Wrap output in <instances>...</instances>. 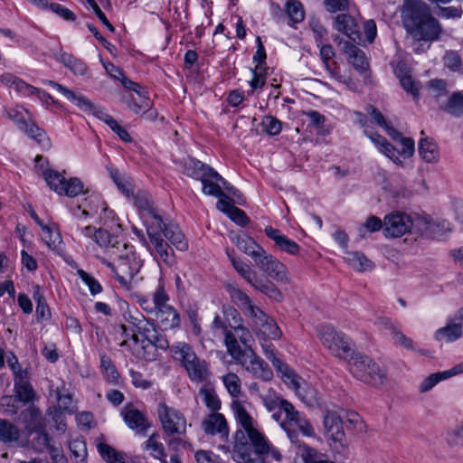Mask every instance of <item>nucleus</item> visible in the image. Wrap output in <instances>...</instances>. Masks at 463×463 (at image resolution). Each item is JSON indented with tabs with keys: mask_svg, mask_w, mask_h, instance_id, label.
<instances>
[{
	"mask_svg": "<svg viewBox=\"0 0 463 463\" xmlns=\"http://www.w3.org/2000/svg\"><path fill=\"white\" fill-rule=\"evenodd\" d=\"M401 17L406 32L418 41H436L442 32L441 24L431 14L430 7L421 0H404Z\"/></svg>",
	"mask_w": 463,
	"mask_h": 463,
	"instance_id": "f257e3e1",
	"label": "nucleus"
},
{
	"mask_svg": "<svg viewBox=\"0 0 463 463\" xmlns=\"http://www.w3.org/2000/svg\"><path fill=\"white\" fill-rule=\"evenodd\" d=\"M170 297L165 289L162 278L152 293V298L147 296L137 295V302L141 309L148 316L155 317L157 324L164 330L178 328L181 326V317L177 309L168 302Z\"/></svg>",
	"mask_w": 463,
	"mask_h": 463,
	"instance_id": "f03ea898",
	"label": "nucleus"
},
{
	"mask_svg": "<svg viewBox=\"0 0 463 463\" xmlns=\"http://www.w3.org/2000/svg\"><path fill=\"white\" fill-rule=\"evenodd\" d=\"M223 317L215 316L213 319V327L222 329L224 334V343L227 351L231 350L230 345H242L249 347V344L252 338L250 332L242 325V318L233 307L223 306Z\"/></svg>",
	"mask_w": 463,
	"mask_h": 463,
	"instance_id": "7ed1b4c3",
	"label": "nucleus"
},
{
	"mask_svg": "<svg viewBox=\"0 0 463 463\" xmlns=\"http://www.w3.org/2000/svg\"><path fill=\"white\" fill-rule=\"evenodd\" d=\"M171 352L174 358L181 362L192 382H210L212 373L208 363L199 358L190 345L184 342H177L171 346Z\"/></svg>",
	"mask_w": 463,
	"mask_h": 463,
	"instance_id": "20e7f679",
	"label": "nucleus"
},
{
	"mask_svg": "<svg viewBox=\"0 0 463 463\" xmlns=\"http://www.w3.org/2000/svg\"><path fill=\"white\" fill-rule=\"evenodd\" d=\"M347 361L350 373L359 381L373 386L386 382L385 370L369 356L354 352Z\"/></svg>",
	"mask_w": 463,
	"mask_h": 463,
	"instance_id": "39448f33",
	"label": "nucleus"
},
{
	"mask_svg": "<svg viewBox=\"0 0 463 463\" xmlns=\"http://www.w3.org/2000/svg\"><path fill=\"white\" fill-rule=\"evenodd\" d=\"M318 337L325 348L338 358L348 360L354 354V345L345 334L329 325H320L317 328Z\"/></svg>",
	"mask_w": 463,
	"mask_h": 463,
	"instance_id": "423d86ee",
	"label": "nucleus"
},
{
	"mask_svg": "<svg viewBox=\"0 0 463 463\" xmlns=\"http://www.w3.org/2000/svg\"><path fill=\"white\" fill-rule=\"evenodd\" d=\"M126 250V254H121L120 250L112 249V257L117 260L112 269L115 272L118 281L127 287L128 283L137 276L143 266L142 260L135 253L133 246L122 244Z\"/></svg>",
	"mask_w": 463,
	"mask_h": 463,
	"instance_id": "0eeeda50",
	"label": "nucleus"
},
{
	"mask_svg": "<svg viewBox=\"0 0 463 463\" xmlns=\"http://www.w3.org/2000/svg\"><path fill=\"white\" fill-rule=\"evenodd\" d=\"M230 346L231 350L227 353L247 372L264 382H269L273 378V373L269 364L252 349L249 347L248 350H243L241 345H230Z\"/></svg>",
	"mask_w": 463,
	"mask_h": 463,
	"instance_id": "6e6552de",
	"label": "nucleus"
},
{
	"mask_svg": "<svg viewBox=\"0 0 463 463\" xmlns=\"http://www.w3.org/2000/svg\"><path fill=\"white\" fill-rule=\"evenodd\" d=\"M284 420L281 421V428L287 433L291 443H298V433L306 437H314L315 430L309 420L297 411L291 403H285Z\"/></svg>",
	"mask_w": 463,
	"mask_h": 463,
	"instance_id": "1a4fd4ad",
	"label": "nucleus"
},
{
	"mask_svg": "<svg viewBox=\"0 0 463 463\" xmlns=\"http://www.w3.org/2000/svg\"><path fill=\"white\" fill-rule=\"evenodd\" d=\"M127 321L131 324L143 337V341H153L161 350L169 348V342L153 319L146 318L143 314L136 311L129 312L126 317Z\"/></svg>",
	"mask_w": 463,
	"mask_h": 463,
	"instance_id": "9d476101",
	"label": "nucleus"
},
{
	"mask_svg": "<svg viewBox=\"0 0 463 463\" xmlns=\"http://www.w3.org/2000/svg\"><path fill=\"white\" fill-rule=\"evenodd\" d=\"M156 412L166 436H184L186 433V419L180 411L162 402L158 403Z\"/></svg>",
	"mask_w": 463,
	"mask_h": 463,
	"instance_id": "9b49d317",
	"label": "nucleus"
},
{
	"mask_svg": "<svg viewBox=\"0 0 463 463\" xmlns=\"http://www.w3.org/2000/svg\"><path fill=\"white\" fill-rule=\"evenodd\" d=\"M43 83L52 87L68 100L74 103L83 112L92 114L99 119L104 121L107 125H109L110 120L113 119V117L108 114L103 108L93 104L85 96L76 93L53 80H43Z\"/></svg>",
	"mask_w": 463,
	"mask_h": 463,
	"instance_id": "f8f14e48",
	"label": "nucleus"
},
{
	"mask_svg": "<svg viewBox=\"0 0 463 463\" xmlns=\"http://www.w3.org/2000/svg\"><path fill=\"white\" fill-rule=\"evenodd\" d=\"M43 177L48 186L59 195L76 197L84 192L83 184L79 178L67 180L61 173L52 169L44 170Z\"/></svg>",
	"mask_w": 463,
	"mask_h": 463,
	"instance_id": "ddd939ff",
	"label": "nucleus"
},
{
	"mask_svg": "<svg viewBox=\"0 0 463 463\" xmlns=\"http://www.w3.org/2000/svg\"><path fill=\"white\" fill-rule=\"evenodd\" d=\"M43 177L48 186L59 195L76 197L84 192L83 184L79 178L67 180L61 173L52 169L44 170Z\"/></svg>",
	"mask_w": 463,
	"mask_h": 463,
	"instance_id": "4468645a",
	"label": "nucleus"
},
{
	"mask_svg": "<svg viewBox=\"0 0 463 463\" xmlns=\"http://www.w3.org/2000/svg\"><path fill=\"white\" fill-rule=\"evenodd\" d=\"M110 176L119 190L122 191L127 197L132 194L134 205L138 209L143 217L146 218L156 213V210L153 206L150 195L145 192H138L137 194L131 193V184L127 182L118 173V170H110Z\"/></svg>",
	"mask_w": 463,
	"mask_h": 463,
	"instance_id": "2eb2a0df",
	"label": "nucleus"
},
{
	"mask_svg": "<svg viewBox=\"0 0 463 463\" xmlns=\"http://www.w3.org/2000/svg\"><path fill=\"white\" fill-rule=\"evenodd\" d=\"M285 384L291 388L298 397L307 405L314 406L317 403V391L308 385L300 376L290 369L280 377Z\"/></svg>",
	"mask_w": 463,
	"mask_h": 463,
	"instance_id": "dca6fc26",
	"label": "nucleus"
},
{
	"mask_svg": "<svg viewBox=\"0 0 463 463\" xmlns=\"http://www.w3.org/2000/svg\"><path fill=\"white\" fill-rule=\"evenodd\" d=\"M323 426L325 435L332 441L334 449H345V434L340 415L335 411H326L324 415Z\"/></svg>",
	"mask_w": 463,
	"mask_h": 463,
	"instance_id": "f3484780",
	"label": "nucleus"
},
{
	"mask_svg": "<svg viewBox=\"0 0 463 463\" xmlns=\"http://www.w3.org/2000/svg\"><path fill=\"white\" fill-rule=\"evenodd\" d=\"M413 226L411 217L404 213L394 212L383 220V235L386 238H398L411 232Z\"/></svg>",
	"mask_w": 463,
	"mask_h": 463,
	"instance_id": "a211bd4d",
	"label": "nucleus"
},
{
	"mask_svg": "<svg viewBox=\"0 0 463 463\" xmlns=\"http://www.w3.org/2000/svg\"><path fill=\"white\" fill-rule=\"evenodd\" d=\"M255 265L269 278L278 282L288 283L290 281L287 267L267 250L255 262Z\"/></svg>",
	"mask_w": 463,
	"mask_h": 463,
	"instance_id": "6ab92c4d",
	"label": "nucleus"
},
{
	"mask_svg": "<svg viewBox=\"0 0 463 463\" xmlns=\"http://www.w3.org/2000/svg\"><path fill=\"white\" fill-rule=\"evenodd\" d=\"M232 241L240 250L250 256L254 263L266 251L262 246L258 244L251 237L246 233H240L231 237Z\"/></svg>",
	"mask_w": 463,
	"mask_h": 463,
	"instance_id": "aec40b11",
	"label": "nucleus"
},
{
	"mask_svg": "<svg viewBox=\"0 0 463 463\" xmlns=\"http://www.w3.org/2000/svg\"><path fill=\"white\" fill-rule=\"evenodd\" d=\"M232 411L238 422L246 431L250 443L256 440L262 433H260L254 426L252 417L248 413L244 405L235 401L232 402Z\"/></svg>",
	"mask_w": 463,
	"mask_h": 463,
	"instance_id": "412c9836",
	"label": "nucleus"
},
{
	"mask_svg": "<svg viewBox=\"0 0 463 463\" xmlns=\"http://www.w3.org/2000/svg\"><path fill=\"white\" fill-rule=\"evenodd\" d=\"M463 321L456 319V314L448 318L447 325L436 330L434 338L439 342L451 343L462 336Z\"/></svg>",
	"mask_w": 463,
	"mask_h": 463,
	"instance_id": "4be33fe9",
	"label": "nucleus"
},
{
	"mask_svg": "<svg viewBox=\"0 0 463 463\" xmlns=\"http://www.w3.org/2000/svg\"><path fill=\"white\" fill-rule=\"evenodd\" d=\"M460 373H463V362L456 364L450 369L432 373L423 379L419 385V392L421 393L428 392L439 382L458 375Z\"/></svg>",
	"mask_w": 463,
	"mask_h": 463,
	"instance_id": "5701e85b",
	"label": "nucleus"
},
{
	"mask_svg": "<svg viewBox=\"0 0 463 463\" xmlns=\"http://www.w3.org/2000/svg\"><path fill=\"white\" fill-rule=\"evenodd\" d=\"M251 446L256 454L260 455L263 461L266 459L268 462H280L282 454L278 448L273 446L268 439L261 434L256 440H253Z\"/></svg>",
	"mask_w": 463,
	"mask_h": 463,
	"instance_id": "b1692460",
	"label": "nucleus"
},
{
	"mask_svg": "<svg viewBox=\"0 0 463 463\" xmlns=\"http://www.w3.org/2000/svg\"><path fill=\"white\" fill-rule=\"evenodd\" d=\"M264 232L280 250L290 255H297L299 252V245L293 240L282 234L279 230L273 228L272 226H267Z\"/></svg>",
	"mask_w": 463,
	"mask_h": 463,
	"instance_id": "393cba45",
	"label": "nucleus"
},
{
	"mask_svg": "<svg viewBox=\"0 0 463 463\" xmlns=\"http://www.w3.org/2000/svg\"><path fill=\"white\" fill-rule=\"evenodd\" d=\"M146 91H140L138 95L139 100H137L134 97L128 102V107L134 113L144 117L147 120H154L157 117L156 109H152V103L146 97Z\"/></svg>",
	"mask_w": 463,
	"mask_h": 463,
	"instance_id": "a878e982",
	"label": "nucleus"
},
{
	"mask_svg": "<svg viewBox=\"0 0 463 463\" xmlns=\"http://www.w3.org/2000/svg\"><path fill=\"white\" fill-rule=\"evenodd\" d=\"M203 429L205 433L210 435H220L221 438H227L229 434L227 421L224 416L218 412H213L206 417L203 423Z\"/></svg>",
	"mask_w": 463,
	"mask_h": 463,
	"instance_id": "bb28decb",
	"label": "nucleus"
},
{
	"mask_svg": "<svg viewBox=\"0 0 463 463\" xmlns=\"http://www.w3.org/2000/svg\"><path fill=\"white\" fill-rule=\"evenodd\" d=\"M123 418L128 428L131 430H137L144 435L151 427V422L148 420L146 416L140 411L134 408H127L123 413Z\"/></svg>",
	"mask_w": 463,
	"mask_h": 463,
	"instance_id": "cd10ccee",
	"label": "nucleus"
},
{
	"mask_svg": "<svg viewBox=\"0 0 463 463\" xmlns=\"http://www.w3.org/2000/svg\"><path fill=\"white\" fill-rule=\"evenodd\" d=\"M149 250L159 265L164 263L166 267H171L175 263L174 250L164 238L150 243Z\"/></svg>",
	"mask_w": 463,
	"mask_h": 463,
	"instance_id": "c85d7f7f",
	"label": "nucleus"
},
{
	"mask_svg": "<svg viewBox=\"0 0 463 463\" xmlns=\"http://www.w3.org/2000/svg\"><path fill=\"white\" fill-rule=\"evenodd\" d=\"M14 392L18 401L26 403L32 402L35 396L33 388L29 382L28 372L21 373L14 377Z\"/></svg>",
	"mask_w": 463,
	"mask_h": 463,
	"instance_id": "c756f323",
	"label": "nucleus"
},
{
	"mask_svg": "<svg viewBox=\"0 0 463 463\" xmlns=\"http://www.w3.org/2000/svg\"><path fill=\"white\" fill-rule=\"evenodd\" d=\"M318 47L320 48L321 60L330 78L338 82L345 83V77L340 74L336 63L335 61L330 63L331 59L335 56L333 47L323 43Z\"/></svg>",
	"mask_w": 463,
	"mask_h": 463,
	"instance_id": "7c9ffc66",
	"label": "nucleus"
},
{
	"mask_svg": "<svg viewBox=\"0 0 463 463\" xmlns=\"http://www.w3.org/2000/svg\"><path fill=\"white\" fill-rule=\"evenodd\" d=\"M342 51L347 56L348 62L355 70L364 71L367 69L368 62L365 54L357 46L345 41L342 43Z\"/></svg>",
	"mask_w": 463,
	"mask_h": 463,
	"instance_id": "2f4dec72",
	"label": "nucleus"
},
{
	"mask_svg": "<svg viewBox=\"0 0 463 463\" xmlns=\"http://www.w3.org/2000/svg\"><path fill=\"white\" fill-rule=\"evenodd\" d=\"M335 29L345 34L353 41H355L360 37L355 19L347 14H340L335 16Z\"/></svg>",
	"mask_w": 463,
	"mask_h": 463,
	"instance_id": "473e14b6",
	"label": "nucleus"
},
{
	"mask_svg": "<svg viewBox=\"0 0 463 463\" xmlns=\"http://www.w3.org/2000/svg\"><path fill=\"white\" fill-rule=\"evenodd\" d=\"M208 174L204 175L201 182L203 184L202 191L206 195L220 197L223 195V190L221 185L222 176L219 175L213 168H211Z\"/></svg>",
	"mask_w": 463,
	"mask_h": 463,
	"instance_id": "72a5a7b5",
	"label": "nucleus"
},
{
	"mask_svg": "<svg viewBox=\"0 0 463 463\" xmlns=\"http://www.w3.org/2000/svg\"><path fill=\"white\" fill-rule=\"evenodd\" d=\"M143 449L148 451L151 457L158 459L160 463H168L165 447L162 442L158 441V435L156 433L149 436L143 443Z\"/></svg>",
	"mask_w": 463,
	"mask_h": 463,
	"instance_id": "f704fd0d",
	"label": "nucleus"
},
{
	"mask_svg": "<svg viewBox=\"0 0 463 463\" xmlns=\"http://www.w3.org/2000/svg\"><path fill=\"white\" fill-rule=\"evenodd\" d=\"M146 233L150 243L163 239L165 227L167 226L164 223L162 217L158 215L157 213L146 217Z\"/></svg>",
	"mask_w": 463,
	"mask_h": 463,
	"instance_id": "c9c22d12",
	"label": "nucleus"
},
{
	"mask_svg": "<svg viewBox=\"0 0 463 463\" xmlns=\"http://www.w3.org/2000/svg\"><path fill=\"white\" fill-rule=\"evenodd\" d=\"M419 154L426 163H437L439 160L438 145L428 137L420 140Z\"/></svg>",
	"mask_w": 463,
	"mask_h": 463,
	"instance_id": "e433bc0d",
	"label": "nucleus"
},
{
	"mask_svg": "<svg viewBox=\"0 0 463 463\" xmlns=\"http://www.w3.org/2000/svg\"><path fill=\"white\" fill-rule=\"evenodd\" d=\"M269 339H263L261 343V348L266 355V357L272 363L273 366L277 370L278 373L283 376L286 373H288L291 368L281 361L279 357L276 356L277 350L274 345L269 342Z\"/></svg>",
	"mask_w": 463,
	"mask_h": 463,
	"instance_id": "4c0bfd02",
	"label": "nucleus"
},
{
	"mask_svg": "<svg viewBox=\"0 0 463 463\" xmlns=\"http://www.w3.org/2000/svg\"><path fill=\"white\" fill-rule=\"evenodd\" d=\"M254 330L263 339L278 340L281 337L282 332L277 323L269 316Z\"/></svg>",
	"mask_w": 463,
	"mask_h": 463,
	"instance_id": "58836bf2",
	"label": "nucleus"
},
{
	"mask_svg": "<svg viewBox=\"0 0 463 463\" xmlns=\"http://www.w3.org/2000/svg\"><path fill=\"white\" fill-rule=\"evenodd\" d=\"M99 208H100L104 213L108 211L106 207V203L101 201L96 195H90L85 199V202L81 204L78 205V209L81 210L80 214L77 216L78 218L93 216L98 213Z\"/></svg>",
	"mask_w": 463,
	"mask_h": 463,
	"instance_id": "ea45409f",
	"label": "nucleus"
},
{
	"mask_svg": "<svg viewBox=\"0 0 463 463\" xmlns=\"http://www.w3.org/2000/svg\"><path fill=\"white\" fill-rule=\"evenodd\" d=\"M369 137L372 139L381 153L392 160L394 163L402 165V161L398 157L400 151L396 150L395 147L385 139V137L380 135H372L369 136Z\"/></svg>",
	"mask_w": 463,
	"mask_h": 463,
	"instance_id": "a19ab883",
	"label": "nucleus"
},
{
	"mask_svg": "<svg viewBox=\"0 0 463 463\" xmlns=\"http://www.w3.org/2000/svg\"><path fill=\"white\" fill-rule=\"evenodd\" d=\"M212 167L208 165L195 159L188 158L184 163V174L187 176L194 178L196 180H202L204 178Z\"/></svg>",
	"mask_w": 463,
	"mask_h": 463,
	"instance_id": "79ce46f5",
	"label": "nucleus"
},
{
	"mask_svg": "<svg viewBox=\"0 0 463 463\" xmlns=\"http://www.w3.org/2000/svg\"><path fill=\"white\" fill-rule=\"evenodd\" d=\"M232 457L237 463H264L260 455H253L244 444L236 443Z\"/></svg>",
	"mask_w": 463,
	"mask_h": 463,
	"instance_id": "37998d69",
	"label": "nucleus"
},
{
	"mask_svg": "<svg viewBox=\"0 0 463 463\" xmlns=\"http://www.w3.org/2000/svg\"><path fill=\"white\" fill-rule=\"evenodd\" d=\"M29 137L34 139L44 149L51 147L50 138L46 136L43 129L40 128L34 122L31 120L26 123L25 128L22 129Z\"/></svg>",
	"mask_w": 463,
	"mask_h": 463,
	"instance_id": "c03bdc74",
	"label": "nucleus"
},
{
	"mask_svg": "<svg viewBox=\"0 0 463 463\" xmlns=\"http://www.w3.org/2000/svg\"><path fill=\"white\" fill-rule=\"evenodd\" d=\"M93 241L99 246L106 248L110 256H112V249L119 250V240L118 237L111 235L102 229H97Z\"/></svg>",
	"mask_w": 463,
	"mask_h": 463,
	"instance_id": "a18cd8bd",
	"label": "nucleus"
},
{
	"mask_svg": "<svg viewBox=\"0 0 463 463\" xmlns=\"http://www.w3.org/2000/svg\"><path fill=\"white\" fill-rule=\"evenodd\" d=\"M65 67L70 69L74 74L84 75L87 71L86 64L80 59L68 52H61L57 57Z\"/></svg>",
	"mask_w": 463,
	"mask_h": 463,
	"instance_id": "49530a36",
	"label": "nucleus"
},
{
	"mask_svg": "<svg viewBox=\"0 0 463 463\" xmlns=\"http://www.w3.org/2000/svg\"><path fill=\"white\" fill-rule=\"evenodd\" d=\"M164 236L170 241L177 250H186L188 249V243L184 240V236L178 226L168 225L165 227Z\"/></svg>",
	"mask_w": 463,
	"mask_h": 463,
	"instance_id": "de8ad7c7",
	"label": "nucleus"
},
{
	"mask_svg": "<svg viewBox=\"0 0 463 463\" xmlns=\"http://www.w3.org/2000/svg\"><path fill=\"white\" fill-rule=\"evenodd\" d=\"M42 228V238L49 248L52 250H58L62 242L61 236L58 229L54 226H49L44 223H41Z\"/></svg>",
	"mask_w": 463,
	"mask_h": 463,
	"instance_id": "09e8293b",
	"label": "nucleus"
},
{
	"mask_svg": "<svg viewBox=\"0 0 463 463\" xmlns=\"http://www.w3.org/2000/svg\"><path fill=\"white\" fill-rule=\"evenodd\" d=\"M20 437L19 429L10 421L0 419V441L3 443H12L17 441Z\"/></svg>",
	"mask_w": 463,
	"mask_h": 463,
	"instance_id": "8fccbe9b",
	"label": "nucleus"
},
{
	"mask_svg": "<svg viewBox=\"0 0 463 463\" xmlns=\"http://www.w3.org/2000/svg\"><path fill=\"white\" fill-rule=\"evenodd\" d=\"M226 290L229 293L231 300L241 308V311L251 303L250 297L235 285L228 284Z\"/></svg>",
	"mask_w": 463,
	"mask_h": 463,
	"instance_id": "3c124183",
	"label": "nucleus"
},
{
	"mask_svg": "<svg viewBox=\"0 0 463 463\" xmlns=\"http://www.w3.org/2000/svg\"><path fill=\"white\" fill-rule=\"evenodd\" d=\"M199 396L211 411L215 412L221 408V401L213 388L209 386L202 387L199 390Z\"/></svg>",
	"mask_w": 463,
	"mask_h": 463,
	"instance_id": "603ef678",
	"label": "nucleus"
},
{
	"mask_svg": "<svg viewBox=\"0 0 463 463\" xmlns=\"http://www.w3.org/2000/svg\"><path fill=\"white\" fill-rule=\"evenodd\" d=\"M254 288L266 294L269 298L275 301L279 302L283 299V295L279 289L268 279H263L260 278L254 286Z\"/></svg>",
	"mask_w": 463,
	"mask_h": 463,
	"instance_id": "864d4df0",
	"label": "nucleus"
},
{
	"mask_svg": "<svg viewBox=\"0 0 463 463\" xmlns=\"http://www.w3.org/2000/svg\"><path fill=\"white\" fill-rule=\"evenodd\" d=\"M98 450L102 458L108 463H125L123 455L108 444H99Z\"/></svg>",
	"mask_w": 463,
	"mask_h": 463,
	"instance_id": "5fc2aeb1",
	"label": "nucleus"
},
{
	"mask_svg": "<svg viewBox=\"0 0 463 463\" xmlns=\"http://www.w3.org/2000/svg\"><path fill=\"white\" fill-rule=\"evenodd\" d=\"M233 268L253 288L260 279L256 273V271H254L252 269L250 268L249 265L245 264L241 260L233 261Z\"/></svg>",
	"mask_w": 463,
	"mask_h": 463,
	"instance_id": "6e6d98bb",
	"label": "nucleus"
},
{
	"mask_svg": "<svg viewBox=\"0 0 463 463\" xmlns=\"http://www.w3.org/2000/svg\"><path fill=\"white\" fill-rule=\"evenodd\" d=\"M293 444L298 449L297 454L300 456L304 463H316L318 460L319 456L315 449L302 443L300 440H298V443Z\"/></svg>",
	"mask_w": 463,
	"mask_h": 463,
	"instance_id": "4d7b16f0",
	"label": "nucleus"
},
{
	"mask_svg": "<svg viewBox=\"0 0 463 463\" xmlns=\"http://www.w3.org/2000/svg\"><path fill=\"white\" fill-rule=\"evenodd\" d=\"M244 316L250 320L251 326L255 329L264 319H267V314L252 302L242 311Z\"/></svg>",
	"mask_w": 463,
	"mask_h": 463,
	"instance_id": "13d9d810",
	"label": "nucleus"
},
{
	"mask_svg": "<svg viewBox=\"0 0 463 463\" xmlns=\"http://www.w3.org/2000/svg\"><path fill=\"white\" fill-rule=\"evenodd\" d=\"M445 110L456 117L463 115V95L460 92L453 93L445 106Z\"/></svg>",
	"mask_w": 463,
	"mask_h": 463,
	"instance_id": "bf43d9fd",
	"label": "nucleus"
},
{
	"mask_svg": "<svg viewBox=\"0 0 463 463\" xmlns=\"http://www.w3.org/2000/svg\"><path fill=\"white\" fill-rule=\"evenodd\" d=\"M383 229V222L377 216H370L365 222L358 228L359 236L364 238L367 232H374Z\"/></svg>",
	"mask_w": 463,
	"mask_h": 463,
	"instance_id": "052dcab7",
	"label": "nucleus"
},
{
	"mask_svg": "<svg viewBox=\"0 0 463 463\" xmlns=\"http://www.w3.org/2000/svg\"><path fill=\"white\" fill-rule=\"evenodd\" d=\"M287 14L293 23H300L305 18V12L299 1H288L286 4Z\"/></svg>",
	"mask_w": 463,
	"mask_h": 463,
	"instance_id": "680f3d73",
	"label": "nucleus"
},
{
	"mask_svg": "<svg viewBox=\"0 0 463 463\" xmlns=\"http://www.w3.org/2000/svg\"><path fill=\"white\" fill-rule=\"evenodd\" d=\"M222 382L228 392L232 397H238L241 393V380L236 373H229L222 376Z\"/></svg>",
	"mask_w": 463,
	"mask_h": 463,
	"instance_id": "e2e57ef3",
	"label": "nucleus"
},
{
	"mask_svg": "<svg viewBox=\"0 0 463 463\" xmlns=\"http://www.w3.org/2000/svg\"><path fill=\"white\" fill-rule=\"evenodd\" d=\"M367 113L370 115L372 121L380 128H382L383 129H384L388 135L392 136L393 134L396 133V131L392 128L389 127L384 116L378 109L370 106L367 109Z\"/></svg>",
	"mask_w": 463,
	"mask_h": 463,
	"instance_id": "0e129e2a",
	"label": "nucleus"
},
{
	"mask_svg": "<svg viewBox=\"0 0 463 463\" xmlns=\"http://www.w3.org/2000/svg\"><path fill=\"white\" fill-rule=\"evenodd\" d=\"M348 260L353 268L359 271L368 270L373 268L372 261L360 252L350 253Z\"/></svg>",
	"mask_w": 463,
	"mask_h": 463,
	"instance_id": "69168bd1",
	"label": "nucleus"
},
{
	"mask_svg": "<svg viewBox=\"0 0 463 463\" xmlns=\"http://www.w3.org/2000/svg\"><path fill=\"white\" fill-rule=\"evenodd\" d=\"M77 274L84 282V284L89 288V290L92 296H95L102 291L101 285L93 276L80 269L77 270Z\"/></svg>",
	"mask_w": 463,
	"mask_h": 463,
	"instance_id": "338daca9",
	"label": "nucleus"
},
{
	"mask_svg": "<svg viewBox=\"0 0 463 463\" xmlns=\"http://www.w3.org/2000/svg\"><path fill=\"white\" fill-rule=\"evenodd\" d=\"M397 76L400 79V83L402 89L406 92L411 93L414 98H417L419 96L420 88L411 75L407 73L402 75L401 73H398Z\"/></svg>",
	"mask_w": 463,
	"mask_h": 463,
	"instance_id": "774afa93",
	"label": "nucleus"
}]
</instances>
